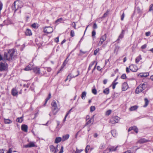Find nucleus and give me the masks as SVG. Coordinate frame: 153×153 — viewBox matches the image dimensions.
<instances>
[{
	"mask_svg": "<svg viewBox=\"0 0 153 153\" xmlns=\"http://www.w3.org/2000/svg\"><path fill=\"white\" fill-rule=\"evenodd\" d=\"M55 149V147L53 145H51L50 146V149L51 152H54Z\"/></svg>",
	"mask_w": 153,
	"mask_h": 153,
	"instance_id": "obj_35",
	"label": "nucleus"
},
{
	"mask_svg": "<svg viewBox=\"0 0 153 153\" xmlns=\"http://www.w3.org/2000/svg\"><path fill=\"white\" fill-rule=\"evenodd\" d=\"M83 151V149L79 150L78 149L76 148L75 153H80Z\"/></svg>",
	"mask_w": 153,
	"mask_h": 153,
	"instance_id": "obj_44",
	"label": "nucleus"
},
{
	"mask_svg": "<svg viewBox=\"0 0 153 153\" xmlns=\"http://www.w3.org/2000/svg\"><path fill=\"white\" fill-rule=\"evenodd\" d=\"M23 117L18 118L16 119V121L20 123H21L23 121Z\"/></svg>",
	"mask_w": 153,
	"mask_h": 153,
	"instance_id": "obj_33",
	"label": "nucleus"
},
{
	"mask_svg": "<svg viewBox=\"0 0 153 153\" xmlns=\"http://www.w3.org/2000/svg\"><path fill=\"white\" fill-rule=\"evenodd\" d=\"M111 110H108L107 111L105 114V115L107 116L109 115L111 113Z\"/></svg>",
	"mask_w": 153,
	"mask_h": 153,
	"instance_id": "obj_43",
	"label": "nucleus"
},
{
	"mask_svg": "<svg viewBox=\"0 0 153 153\" xmlns=\"http://www.w3.org/2000/svg\"><path fill=\"white\" fill-rule=\"evenodd\" d=\"M147 87V85L145 83L140 84L136 88L135 93L139 94L142 92Z\"/></svg>",
	"mask_w": 153,
	"mask_h": 153,
	"instance_id": "obj_4",
	"label": "nucleus"
},
{
	"mask_svg": "<svg viewBox=\"0 0 153 153\" xmlns=\"http://www.w3.org/2000/svg\"><path fill=\"white\" fill-rule=\"evenodd\" d=\"M120 118L117 116H115L113 117L110 120V123L112 124H114L116 123H117Z\"/></svg>",
	"mask_w": 153,
	"mask_h": 153,
	"instance_id": "obj_8",
	"label": "nucleus"
},
{
	"mask_svg": "<svg viewBox=\"0 0 153 153\" xmlns=\"http://www.w3.org/2000/svg\"><path fill=\"white\" fill-rule=\"evenodd\" d=\"M138 106L137 105H134L130 107L129 108V110L130 111H135L137 110L138 108Z\"/></svg>",
	"mask_w": 153,
	"mask_h": 153,
	"instance_id": "obj_21",
	"label": "nucleus"
},
{
	"mask_svg": "<svg viewBox=\"0 0 153 153\" xmlns=\"http://www.w3.org/2000/svg\"><path fill=\"white\" fill-rule=\"evenodd\" d=\"M15 51L14 49H11L8 51L7 52H5L3 57L0 54V61L2 60H11L15 55Z\"/></svg>",
	"mask_w": 153,
	"mask_h": 153,
	"instance_id": "obj_1",
	"label": "nucleus"
},
{
	"mask_svg": "<svg viewBox=\"0 0 153 153\" xmlns=\"http://www.w3.org/2000/svg\"><path fill=\"white\" fill-rule=\"evenodd\" d=\"M51 97V93H49L48 95V96L47 98H46V99L45 102L44 104V105L45 106L46 104L47 101L50 99Z\"/></svg>",
	"mask_w": 153,
	"mask_h": 153,
	"instance_id": "obj_34",
	"label": "nucleus"
},
{
	"mask_svg": "<svg viewBox=\"0 0 153 153\" xmlns=\"http://www.w3.org/2000/svg\"><path fill=\"white\" fill-rule=\"evenodd\" d=\"M47 71L49 72H50L51 70V69L50 67L47 68Z\"/></svg>",
	"mask_w": 153,
	"mask_h": 153,
	"instance_id": "obj_60",
	"label": "nucleus"
},
{
	"mask_svg": "<svg viewBox=\"0 0 153 153\" xmlns=\"http://www.w3.org/2000/svg\"><path fill=\"white\" fill-rule=\"evenodd\" d=\"M71 25L74 27L75 29H76V24L74 22H73L71 24Z\"/></svg>",
	"mask_w": 153,
	"mask_h": 153,
	"instance_id": "obj_56",
	"label": "nucleus"
},
{
	"mask_svg": "<svg viewBox=\"0 0 153 153\" xmlns=\"http://www.w3.org/2000/svg\"><path fill=\"white\" fill-rule=\"evenodd\" d=\"M69 137V135L68 134H65L63 135L62 138V141L63 142L67 140Z\"/></svg>",
	"mask_w": 153,
	"mask_h": 153,
	"instance_id": "obj_19",
	"label": "nucleus"
},
{
	"mask_svg": "<svg viewBox=\"0 0 153 153\" xmlns=\"http://www.w3.org/2000/svg\"><path fill=\"white\" fill-rule=\"evenodd\" d=\"M107 80L106 79H105L103 81V84H106V83H107Z\"/></svg>",
	"mask_w": 153,
	"mask_h": 153,
	"instance_id": "obj_62",
	"label": "nucleus"
},
{
	"mask_svg": "<svg viewBox=\"0 0 153 153\" xmlns=\"http://www.w3.org/2000/svg\"><path fill=\"white\" fill-rule=\"evenodd\" d=\"M35 146L34 143L33 142H30L28 144L25 145L23 146L24 148H30Z\"/></svg>",
	"mask_w": 153,
	"mask_h": 153,
	"instance_id": "obj_11",
	"label": "nucleus"
},
{
	"mask_svg": "<svg viewBox=\"0 0 153 153\" xmlns=\"http://www.w3.org/2000/svg\"><path fill=\"white\" fill-rule=\"evenodd\" d=\"M96 32L95 30H93L92 32V36H94L96 35Z\"/></svg>",
	"mask_w": 153,
	"mask_h": 153,
	"instance_id": "obj_53",
	"label": "nucleus"
},
{
	"mask_svg": "<svg viewBox=\"0 0 153 153\" xmlns=\"http://www.w3.org/2000/svg\"><path fill=\"white\" fill-rule=\"evenodd\" d=\"M112 135L114 137H116L117 136V132L116 130H112L111 131Z\"/></svg>",
	"mask_w": 153,
	"mask_h": 153,
	"instance_id": "obj_27",
	"label": "nucleus"
},
{
	"mask_svg": "<svg viewBox=\"0 0 153 153\" xmlns=\"http://www.w3.org/2000/svg\"><path fill=\"white\" fill-rule=\"evenodd\" d=\"M54 41L56 43L58 42H59V37L56 38L54 39Z\"/></svg>",
	"mask_w": 153,
	"mask_h": 153,
	"instance_id": "obj_51",
	"label": "nucleus"
},
{
	"mask_svg": "<svg viewBox=\"0 0 153 153\" xmlns=\"http://www.w3.org/2000/svg\"><path fill=\"white\" fill-rule=\"evenodd\" d=\"M23 6L22 2L19 1H15L12 6L13 10L15 12L19 9L22 8Z\"/></svg>",
	"mask_w": 153,
	"mask_h": 153,
	"instance_id": "obj_2",
	"label": "nucleus"
},
{
	"mask_svg": "<svg viewBox=\"0 0 153 153\" xmlns=\"http://www.w3.org/2000/svg\"><path fill=\"white\" fill-rule=\"evenodd\" d=\"M103 93L107 95L109 93V89L108 88L105 89L103 91Z\"/></svg>",
	"mask_w": 153,
	"mask_h": 153,
	"instance_id": "obj_30",
	"label": "nucleus"
},
{
	"mask_svg": "<svg viewBox=\"0 0 153 153\" xmlns=\"http://www.w3.org/2000/svg\"><path fill=\"white\" fill-rule=\"evenodd\" d=\"M109 12V10H108L106 12L103 14L102 17L103 18L105 17L108 15Z\"/></svg>",
	"mask_w": 153,
	"mask_h": 153,
	"instance_id": "obj_38",
	"label": "nucleus"
},
{
	"mask_svg": "<svg viewBox=\"0 0 153 153\" xmlns=\"http://www.w3.org/2000/svg\"><path fill=\"white\" fill-rule=\"evenodd\" d=\"M144 100L145 102V104L143 105V107H146L148 105L149 102L148 100L146 98H145Z\"/></svg>",
	"mask_w": 153,
	"mask_h": 153,
	"instance_id": "obj_29",
	"label": "nucleus"
},
{
	"mask_svg": "<svg viewBox=\"0 0 153 153\" xmlns=\"http://www.w3.org/2000/svg\"><path fill=\"white\" fill-rule=\"evenodd\" d=\"M93 27L94 29H96L97 27V26L96 23H94L93 25Z\"/></svg>",
	"mask_w": 153,
	"mask_h": 153,
	"instance_id": "obj_59",
	"label": "nucleus"
},
{
	"mask_svg": "<svg viewBox=\"0 0 153 153\" xmlns=\"http://www.w3.org/2000/svg\"><path fill=\"white\" fill-rule=\"evenodd\" d=\"M149 141L150 140H146L145 138H142L138 141V142L140 143H143Z\"/></svg>",
	"mask_w": 153,
	"mask_h": 153,
	"instance_id": "obj_22",
	"label": "nucleus"
},
{
	"mask_svg": "<svg viewBox=\"0 0 153 153\" xmlns=\"http://www.w3.org/2000/svg\"><path fill=\"white\" fill-rule=\"evenodd\" d=\"M33 70L36 74H40L39 68L37 67L33 68Z\"/></svg>",
	"mask_w": 153,
	"mask_h": 153,
	"instance_id": "obj_24",
	"label": "nucleus"
},
{
	"mask_svg": "<svg viewBox=\"0 0 153 153\" xmlns=\"http://www.w3.org/2000/svg\"><path fill=\"white\" fill-rule=\"evenodd\" d=\"M92 92L94 94H96L97 92V90L95 89H94L92 90Z\"/></svg>",
	"mask_w": 153,
	"mask_h": 153,
	"instance_id": "obj_49",
	"label": "nucleus"
},
{
	"mask_svg": "<svg viewBox=\"0 0 153 153\" xmlns=\"http://www.w3.org/2000/svg\"><path fill=\"white\" fill-rule=\"evenodd\" d=\"M150 34V33L149 32H147L146 33V36H149Z\"/></svg>",
	"mask_w": 153,
	"mask_h": 153,
	"instance_id": "obj_57",
	"label": "nucleus"
},
{
	"mask_svg": "<svg viewBox=\"0 0 153 153\" xmlns=\"http://www.w3.org/2000/svg\"><path fill=\"white\" fill-rule=\"evenodd\" d=\"M146 47H147V45L145 44L143 45L141 47V48L142 49H145L146 48Z\"/></svg>",
	"mask_w": 153,
	"mask_h": 153,
	"instance_id": "obj_50",
	"label": "nucleus"
},
{
	"mask_svg": "<svg viewBox=\"0 0 153 153\" xmlns=\"http://www.w3.org/2000/svg\"><path fill=\"white\" fill-rule=\"evenodd\" d=\"M117 147V146L116 147H112L110 148H109V151L110 152L115 151L116 150Z\"/></svg>",
	"mask_w": 153,
	"mask_h": 153,
	"instance_id": "obj_36",
	"label": "nucleus"
},
{
	"mask_svg": "<svg viewBox=\"0 0 153 153\" xmlns=\"http://www.w3.org/2000/svg\"><path fill=\"white\" fill-rule=\"evenodd\" d=\"M139 76L141 77H147L149 75V73H141L139 74Z\"/></svg>",
	"mask_w": 153,
	"mask_h": 153,
	"instance_id": "obj_20",
	"label": "nucleus"
},
{
	"mask_svg": "<svg viewBox=\"0 0 153 153\" xmlns=\"http://www.w3.org/2000/svg\"><path fill=\"white\" fill-rule=\"evenodd\" d=\"M63 146H62L61 147V149L60 150V152H59V153H62L63 152Z\"/></svg>",
	"mask_w": 153,
	"mask_h": 153,
	"instance_id": "obj_52",
	"label": "nucleus"
},
{
	"mask_svg": "<svg viewBox=\"0 0 153 153\" xmlns=\"http://www.w3.org/2000/svg\"><path fill=\"white\" fill-rule=\"evenodd\" d=\"M76 72L77 73V74L76 75H74V74H69L67 78L65 80V81H66L68 79H69V81H70L71 78H74L78 76L79 74V71H76Z\"/></svg>",
	"mask_w": 153,
	"mask_h": 153,
	"instance_id": "obj_9",
	"label": "nucleus"
},
{
	"mask_svg": "<svg viewBox=\"0 0 153 153\" xmlns=\"http://www.w3.org/2000/svg\"><path fill=\"white\" fill-rule=\"evenodd\" d=\"M27 128H28L27 126L26 125L23 124V125H22L21 126L22 130L23 131L25 132H27Z\"/></svg>",
	"mask_w": 153,
	"mask_h": 153,
	"instance_id": "obj_17",
	"label": "nucleus"
},
{
	"mask_svg": "<svg viewBox=\"0 0 153 153\" xmlns=\"http://www.w3.org/2000/svg\"><path fill=\"white\" fill-rule=\"evenodd\" d=\"M70 35L71 36L73 37L74 36V32L73 30H71V31L70 33Z\"/></svg>",
	"mask_w": 153,
	"mask_h": 153,
	"instance_id": "obj_45",
	"label": "nucleus"
},
{
	"mask_svg": "<svg viewBox=\"0 0 153 153\" xmlns=\"http://www.w3.org/2000/svg\"><path fill=\"white\" fill-rule=\"evenodd\" d=\"M97 68L98 70L99 71H101V68L99 66H98L97 67Z\"/></svg>",
	"mask_w": 153,
	"mask_h": 153,
	"instance_id": "obj_58",
	"label": "nucleus"
},
{
	"mask_svg": "<svg viewBox=\"0 0 153 153\" xmlns=\"http://www.w3.org/2000/svg\"><path fill=\"white\" fill-rule=\"evenodd\" d=\"M124 153H131V152L130 150H128L124 152Z\"/></svg>",
	"mask_w": 153,
	"mask_h": 153,
	"instance_id": "obj_63",
	"label": "nucleus"
},
{
	"mask_svg": "<svg viewBox=\"0 0 153 153\" xmlns=\"http://www.w3.org/2000/svg\"><path fill=\"white\" fill-rule=\"evenodd\" d=\"M90 148V146H86L85 149V151L86 153H87L88 152V150H89Z\"/></svg>",
	"mask_w": 153,
	"mask_h": 153,
	"instance_id": "obj_46",
	"label": "nucleus"
},
{
	"mask_svg": "<svg viewBox=\"0 0 153 153\" xmlns=\"http://www.w3.org/2000/svg\"><path fill=\"white\" fill-rule=\"evenodd\" d=\"M33 63H31L29 64L25 68L24 70L25 71H29L33 69Z\"/></svg>",
	"mask_w": 153,
	"mask_h": 153,
	"instance_id": "obj_15",
	"label": "nucleus"
},
{
	"mask_svg": "<svg viewBox=\"0 0 153 153\" xmlns=\"http://www.w3.org/2000/svg\"><path fill=\"white\" fill-rule=\"evenodd\" d=\"M72 109H70L68 112V113H67V114H66V115L65 116V118L63 120V121L64 122H65V120H66V118L67 116L68 115V114L70 113V111H71V110Z\"/></svg>",
	"mask_w": 153,
	"mask_h": 153,
	"instance_id": "obj_42",
	"label": "nucleus"
},
{
	"mask_svg": "<svg viewBox=\"0 0 153 153\" xmlns=\"http://www.w3.org/2000/svg\"><path fill=\"white\" fill-rule=\"evenodd\" d=\"M58 151V150L57 148L55 149V151L54 152V153H56Z\"/></svg>",
	"mask_w": 153,
	"mask_h": 153,
	"instance_id": "obj_64",
	"label": "nucleus"
},
{
	"mask_svg": "<svg viewBox=\"0 0 153 153\" xmlns=\"http://www.w3.org/2000/svg\"><path fill=\"white\" fill-rule=\"evenodd\" d=\"M62 20L63 19L62 18H60L56 20L55 21V23L57 24H59V23L61 22Z\"/></svg>",
	"mask_w": 153,
	"mask_h": 153,
	"instance_id": "obj_37",
	"label": "nucleus"
},
{
	"mask_svg": "<svg viewBox=\"0 0 153 153\" xmlns=\"http://www.w3.org/2000/svg\"><path fill=\"white\" fill-rule=\"evenodd\" d=\"M121 78L123 79H125L126 78V74H123L121 76Z\"/></svg>",
	"mask_w": 153,
	"mask_h": 153,
	"instance_id": "obj_48",
	"label": "nucleus"
},
{
	"mask_svg": "<svg viewBox=\"0 0 153 153\" xmlns=\"http://www.w3.org/2000/svg\"><path fill=\"white\" fill-rule=\"evenodd\" d=\"M4 122L5 124H10L12 121L9 119H6L5 118L4 119Z\"/></svg>",
	"mask_w": 153,
	"mask_h": 153,
	"instance_id": "obj_28",
	"label": "nucleus"
},
{
	"mask_svg": "<svg viewBox=\"0 0 153 153\" xmlns=\"http://www.w3.org/2000/svg\"><path fill=\"white\" fill-rule=\"evenodd\" d=\"M153 10V4H151L149 7V11H151Z\"/></svg>",
	"mask_w": 153,
	"mask_h": 153,
	"instance_id": "obj_47",
	"label": "nucleus"
},
{
	"mask_svg": "<svg viewBox=\"0 0 153 153\" xmlns=\"http://www.w3.org/2000/svg\"><path fill=\"white\" fill-rule=\"evenodd\" d=\"M131 130H134L136 133H137L138 132V129L135 126H133L132 127H130L128 129V132Z\"/></svg>",
	"mask_w": 153,
	"mask_h": 153,
	"instance_id": "obj_13",
	"label": "nucleus"
},
{
	"mask_svg": "<svg viewBox=\"0 0 153 153\" xmlns=\"http://www.w3.org/2000/svg\"><path fill=\"white\" fill-rule=\"evenodd\" d=\"M43 31L44 33H46L48 34L52 33L53 31V29L51 27H45L44 28Z\"/></svg>",
	"mask_w": 153,
	"mask_h": 153,
	"instance_id": "obj_7",
	"label": "nucleus"
},
{
	"mask_svg": "<svg viewBox=\"0 0 153 153\" xmlns=\"http://www.w3.org/2000/svg\"><path fill=\"white\" fill-rule=\"evenodd\" d=\"M106 39V35L105 34L101 36L100 38V41L98 44L97 46H100L101 45L103 44V42L105 41Z\"/></svg>",
	"mask_w": 153,
	"mask_h": 153,
	"instance_id": "obj_6",
	"label": "nucleus"
},
{
	"mask_svg": "<svg viewBox=\"0 0 153 153\" xmlns=\"http://www.w3.org/2000/svg\"><path fill=\"white\" fill-rule=\"evenodd\" d=\"M12 150L11 148H10L8 151V152H7V153H12Z\"/></svg>",
	"mask_w": 153,
	"mask_h": 153,
	"instance_id": "obj_61",
	"label": "nucleus"
},
{
	"mask_svg": "<svg viewBox=\"0 0 153 153\" xmlns=\"http://www.w3.org/2000/svg\"><path fill=\"white\" fill-rule=\"evenodd\" d=\"M18 91L16 89L13 88L11 91V94L12 95L14 96H17L18 95Z\"/></svg>",
	"mask_w": 153,
	"mask_h": 153,
	"instance_id": "obj_16",
	"label": "nucleus"
},
{
	"mask_svg": "<svg viewBox=\"0 0 153 153\" xmlns=\"http://www.w3.org/2000/svg\"><path fill=\"white\" fill-rule=\"evenodd\" d=\"M62 141V138L60 137H56L55 139V143H57L60 141Z\"/></svg>",
	"mask_w": 153,
	"mask_h": 153,
	"instance_id": "obj_26",
	"label": "nucleus"
},
{
	"mask_svg": "<svg viewBox=\"0 0 153 153\" xmlns=\"http://www.w3.org/2000/svg\"><path fill=\"white\" fill-rule=\"evenodd\" d=\"M38 24L36 23H34L32 25V27L34 28H36L38 27Z\"/></svg>",
	"mask_w": 153,
	"mask_h": 153,
	"instance_id": "obj_39",
	"label": "nucleus"
},
{
	"mask_svg": "<svg viewBox=\"0 0 153 153\" xmlns=\"http://www.w3.org/2000/svg\"><path fill=\"white\" fill-rule=\"evenodd\" d=\"M105 147V146L103 144H101L100 146V148L101 149H102Z\"/></svg>",
	"mask_w": 153,
	"mask_h": 153,
	"instance_id": "obj_55",
	"label": "nucleus"
},
{
	"mask_svg": "<svg viewBox=\"0 0 153 153\" xmlns=\"http://www.w3.org/2000/svg\"><path fill=\"white\" fill-rule=\"evenodd\" d=\"M95 62V61H94L91 62V63L90 64L89 67L88 69V71H89L91 68V67L94 64Z\"/></svg>",
	"mask_w": 153,
	"mask_h": 153,
	"instance_id": "obj_32",
	"label": "nucleus"
},
{
	"mask_svg": "<svg viewBox=\"0 0 153 153\" xmlns=\"http://www.w3.org/2000/svg\"><path fill=\"white\" fill-rule=\"evenodd\" d=\"M130 70L133 72H136L137 70V66L134 65H131L129 66Z\"/></svg>",
	"mask_w": 153,
	"mask_h": 153,
	"instance_id": "obj_10",
	"label": "nucleus"
},
{
	"mask_svg": "<svg viewBox=\"0 0 153 153\" xmlns=\"http://www.w3.org/2000/svg\"><path fill=\"white\" fill-rule=\"evenodd\" d=\"M99 51L100 49L99 48L97 49H96L94 50V55H96Z\"/></svg>",
	"mask_w": 153,
	"mask_h": 153,
	"instance_id": "obj_41",
	"label": "nucleus"
},
{
	"mask_svg": "<svg viewBox=\"0 0 153 153\" xmlns=\"http://www.w3.org/2000/svg\"><path fill=\"white\" fill-rule=\"evenodd\" d=\"M25 34L27 36H31L32 35L31 30L29 29H27L25 31Z\"/></svg>",
	"mask_w": 153,
	"mask_h": 153,
	"instance_id": "obj_23",
	"label": "nucleus"
},
{
	"mask_svg": "<svg viewBox=\"0 0 153 153\" xmlns=\"http://www.w3.org/2000/svg\"><path fill=\"white\" fill-rule=\"evenodd\" d=\"M86 92L85 91L83 92L81 94V97L82 99L84 100L86 97Z\"/></svg>",
	"mask_w": 153,
	"mask_h": 153,
	"instance_id": "obj_31",
	"label": "nucleus"
},
{
	"mask_svg": "<svg viewBox=\"0 0 153 153\" xmlns=\"http://www.w3.org/2000/svg\"><path fill=\"white\" fill-rule=\"evenodd\" d=\"M125 16V14L124 13H123L122 14L121 16V20L123 21V20L124 17Z\"/></svg>",
	"mask_w": 153,
	"mask_h": 153,
	"instance_id": "obj_54",
	"label": "nucleus"
},
{
	"mask_svg": "<svg viewBox=\"0 0 153 153\" xmlns=\"http://www.w3.org/2000/svg\"><path fill=\"white\" fill-rule=\"evenodd\" d=\"M142 59V56L141 55H139L135 59V63L137 64L140 60Z\"/></svg>",
	"mask_w": 153,
	"mask_h": 153,
	"instance_id": "obj_18",
	"label": "nucleus"
},
{
	"mask_svg": "<svg viewBox=\"0 0 153 153\" xmlns=\"http://www.w3.org/2000/svg\"><path fill=\"white\" fill-rule=\"evenodd\" d=\"M51 105L52 107V111L49 114V116L51 117L53 114L55 115L58 111L57 104L55 101H53L51 103Z\"/></svg>",
	"mask_w": 153,
	"mask_h": 153,
	"instance_id": "obj_3",
	"label": "nucleus"
},
{
	"mask_svg": "<svg viewBox=\"0 0 153 153\" xmlns=\"http://www.w3.org/2000/svg\"><path fill=\"white\" fill-rule=\"evenodd\" d=\"M95 108L94 106H92L90 107V110L91 112H92L95 110Z\"/></svg>",
	"mask_w": 153,
	"mask_h": 153,
	"instance_id": "obj_40",
	"label": "nucleus"
},
{
	"mask_svg": "<svg viewBox=\"0 0 153 153\" xmlns=\"http://www.w3.org/2000/svg\"><path fill=\"white\" fill-rule=\"evenodd\" d=\"M124 30H122V32L120 35L119 36L117 40H119L120 39H122L124 36Z\"/></svg>",
	"mask_w": 153,
	"mask_h": 153,
	"instance_id": "obj_25",
	"label": "nucleus"
},
{
	"mask_svg": "<svg viewBox=\"0 0 153 153\" xmlns=\"http://www.w3.org/2000/svg\"><path fill=\"white\" fill-rule=\"evenodd\" d=\"M8 67L7 64L5 62L0 63V71H1L6 70Z\"/></svg>",
	"mask_w": 153,
	"mask_h": 153,
	"instance_id": "obj_5",
	"label": "nucleus"
},
{
	"mask_svg": "<svg viewBox=\"0 0 153 153\" xmlns=\"http://www.w3.org/2000/svg\"><path fill=\"white\" fill-rule=\"evenodd\" d=\"M94 116H93V117L91 119L86 120V125H90L91 124L93 123L94 121Z\"/></svg>",
	"mask_w": 153,
	"mask_h": 153,
	"instance_id": "obj_14",
	"label": "nucleus"
},
{
	"mask_svg": "<svg viewBox=\"0 0 153 153\" xmlns=\"http://www.w3.org/2000/svg\"><path fill=\"white\" fill-rule=\"evenodd\" d=\"M128 84L126 82H124L122 85V91H125L128 88Z\"/></svg>",
	"mask_w": 153,
	"mask_h": 153,
	"instance_id": "obj_12",
	"label": "nucleus"
}]
</instances>
